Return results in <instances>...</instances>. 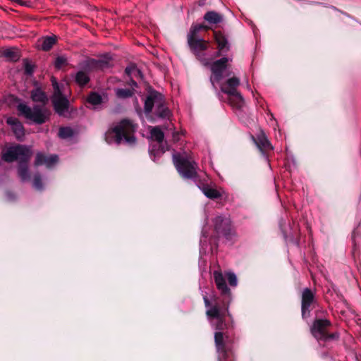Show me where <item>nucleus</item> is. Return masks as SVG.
<instances>
[{"label": "nucleus", "instance_id": "f257e3e1", "mask_svg": "<svg viewBox=\"0 0 361 361\" xmlns=\"http://www.w3.org/2000/svg\"><path fill=\"white\" fill-rule=\"evenodd\" d=\"M32 155V149L29 146L16 145L11 146L1 156L6 161L11 162L17 160L20 162L18 176L22 180H27L30 178L27 162Z\"/></svg>", "mask_w": 361, "mask_h": 361}, {"label": "nucleus", "instance_id": "f03ea898", "mask_svg": "<svg viewBox=\"0 0 361 361\" xmlns=\"http://www.w3.org/2000/svg\"><path fill=\"white\" fill-rule=\"evenodd\" d=\"M136 126L129 120H123L111 130L106 134V141L111 144L115 142L120 144L123 141L128 144H134L135 137L132 135Z\"/></svg>", "mask_w": 361, "mask_h": 361}, {"label": "nucleus", "instance_id": "7ed1b4c3", "mask_svg": "<svg viewBox=\"0 0 361 361\" xmlns=\"http://www.w3.org/2000/svg\"><path fill=\"white\" fill-rule=\"evenodd\" d=\"M173 164L184 178H195L197 174V165L192 157L184 152L173 155Z\"/></svg>", "mask_w": 361, "mask_h": 361}, {"label": "nucleus", "instance_id": "20e7f679", "mask_svg": "<svg viewBox=\"0 0 361 361\" xmlns=\"http://www.w3.org/2000/svg\"><path fill=\"white\" fill-rule=\"evenodd\" d=\"M164 97L161 94L152 91L147 95L145 101V111L147 114H149L154 106L156 107V114L157 116L166 118L170 116V111L164 104Z\"/></svg>", "mask_w": 361, "mask_h": 361}, {"label": "nucleus", "instance_id": "39448f33", "mask_svg": "<svg viewBox=\"0 0 361 361\" xmlns=\"http://www.w3.org/2000/svg\"><path fill=\"white\" fill-rule=\"evenodd\" d=\"M17 109L20 116L37 124L45 123L49 116L47 109L39 106H35L33 108H31L24 103H20L17 106Z\"/></svg>", "mask_w": 361, "mask_h": 361}, {"label": "nucleus", "instance_id": "423d86ee", "mask_svg": "<svg viewBox=\"0 0 361 361\" xmlns=\"http://www.w3.org/2000/svg\"><path fill=\"white\" fill-rule=\"evenodd\" d=\"M54 87L52 102L55 111L61 116H64L68 109L69 102L66 97L62 94L61 85H60L54 78L51 79Z\"/></svg>", "mask_w": 361, "mask_h": 361}, {"label": "nucleus", "instance_id": "0eeeda50", "mask_svg": "<svg viewBox=\"0 0 361 361\" xmlns=\"http://www.w3.org/2000/svg\"><path fill=\"white\" fill-rule=\"evenodd\" d=\"M331 325V322L327 319H317L313 323L311 328V332L317 340L334 339L338 338L337 334H329L327 328Z\"/></svg>", "mask_w": 361, "mask_h": 361}, {"label": "nucleus", "instance_id": "6e6552de", "mask_svg": "<svg viewBox=\"0 0 361 361\" xmlns=\"http://www.w3.org/2000/svg\"><path fill=\"white\" fill-rule=\"evenodd\" d=\"M203 300L207 307L206 314L208 318L209 319H216L217 320L216 324L211 321L212 325L215 326L216 329H221L225 324L224 313L218 305H211L207 297H203Z\"/></svg>", "mask_w": 361, "mask_h": 361}, {"label": "nucleus", "instance_id": "1a4fd4ad", "mask_svg": "<svg viewBox=\"0 0 361 361\" xmlns=\"http://www.w3.org/2000/svg\"><path fill=\"white\" fill-rule=\"evenodd\" d=\"M231 61V59L223 57L211 64L210 68L212 76L210 80L213 86H214L216 82H219L221 80L223 72L226 69L228 63Z\"/></svg>", "mask_w": 361, "mask_h": 361}, {"label": "nucleus", "instance_id": "9d476101", "mask_svg": "<svg viewBox=\"0 0 361 361\" xmlns=\"http://www.w3.org/2000/svg\"><path fill=\"white\" fill-rule=\"evenodd\" d=\"M213 221L214 229L217 233L221 234L227 238H231L234 234L229 218L217 216Z\"/></svg>", "mask_w": 361, "mask_h": 361}, {"label": "nucleus", "instance_id": "9b49d317", "mask_svg": "<svg viewBox=\"0 0 361 361\" xmlns=\"http://www.w3.org/2000/svg\"><path fill=\"white\" fill-rule=\"evenodd\" d=\"M216 351L219 355V359L225 358L227 353V343L228 338L222 332H216L214 335Z\"/></svg>", "mask_w": 361, "mask_h": 361}, {"label": "nucleus", "instance_id": "f8f14e48", "mask_svg": "<svg viewBox=\"0 0 361 361\" xmlns=\"http://www.w3.org/2000/svg\"><path fill=\"white\" fill-rule=\"evenodd\" d=\"M314 301V295L312 290L305 288L302 294V316L306 317L310 315V307Z\"/></svg>", "mask_w": 361, "mask_h": 361}, {"label": "nucleus", "instance_id": "ddd939ff", "mask_svg": "<svg viewBox=\"0 0 361 361\" xmlns=\"http://www.w3.org/2000/svg\"><path fill=\"white\" fill-rule=\"evenodd\" d=\"M188 43L190 46V49L197 56V57L202 61V63L204 66H207L209 64V62L207 60L202 59L201 56L198 54L200 51L207 49V44H208L207 42L204 41L202 38H197V39L192 40L191 42L190 41L188 42Z\"/></svg>", "mask_w": 361, "mask_h": 361}, {"label": "nucleus", "instance_id": "4468645a", "mask_svg": "<svg viewBox=\"0 0 361 361\" xmlns=\"http://www.w3.org/2000/svg\"><path fill=\"white\" fill-rule=\"evenodd\" d=\"M59 161L56 155L45 156L42 153H37L35 161V166L45 165L47 168L54 166Z\"/></svg>", "mask_w": 361, "mask_h": 361}, {"label": "nucleus", "instance_id": "2eb2a0df", "mask_svg": "<svg viewBox=\"0 0 361 361\" xmlns=\"http://www.w3.org/2000/svg\"><path fill=\"white\" fill-rule=\"evenodd\" d=\"M7 123L10 126L11 130L18 140H22L24 137V128L22 123L16 118H8Z\"/></svg>", "mask_w": 361, "mask_h": 361}, {"label": "nucleus", "instance_id": "dca6fc26", "mask_svg": "<svg viewBox=\"0 0 361 361\" xmlns=\"http://www.w3.org/2000/svg\"><path fill=\"white\" fill-rule=\"evenodd\" d=\"M213 275L217 289L221 294L230 295L231 290L226 283V279L221 271H214Z\"/></svg>", "mask_w": 361, "mask_h": 361}, {"label": "nucleus", "instance_id": "f3484780", "mask_svg": "<svg viewBox=\"0 0 361 361\" xmlns=\"http://www.w3.org/2000/svg\"><path fill=\"white\" fill-rule=\"evenodd\" d=\"M240 85V80L236 77L229 78L224 84L221 86V92L228 95L233 94L238 92L236 88Z\"/></svg>", "mask_w": 361, "mask_h": 361}, {"label": "nucleus", "instance_id": "a211bd4d", "mask_svg": "<svg viewBox=\"0 0 361 361\" xmlns=\"http://www.w3.org/2000/svg\"><path fill=\"white\" fill-rule=\"evenodd\" d=\"M90 66L98 69L104 70L112 66V59L110 54H107L98 60H92Z\"/></svg>", "mask_w": 361, "mask_h": 361}, {"label": "nucleus", "instance_id": "6ab92c4d", "mask_svg": "<svg viewBox=\"0 0 361 361\" xmlns=\"http://www.w3.org/2000/svg\"><path fill=\"white\" fill-rule=\"evenodd\" d=\"M252 139L254 142H255L257 147L261 150H266L271 149V144L269 143V140H267L265 134L264 133H260L257 138H255L252 137Z\"/></svg>", "mask_w": 361, "mask_h": 361}, {"label": "nucleus", "instance_id": "aec40b11", "mask_svg": "<svg viewBox=\"0 0 361 361\" xmlns=\"http://www.w3.org/2000/svg\"><path fill=\"white\" fill-rule=\"evenodd\" d=\"M214 37L219 47L218 55H219L222 52L227 51L229 49V47L228 41L225 36L221 32H215Z\"/></svg>", "mask_w": 361, "mask_h": 361}, {"label": "nucleus", "instance_id": "412c9836", "mask_svg": "<svg viewBox=\"0 0 361 361\" xmlns=\"http://www.w3.org/2000/svg\"><path fill=\"white\" fill-rule=\"evenodd\" d=\"M204 20L211 25L218 24L223 21L224 16L215 11H208L204 16Z\"/></svg>", "mask_w": 361, "mask_h": 361}, {"label": "nucleus", "instance_id": "4be33fe9", "mask_svg": "<svg viewBox=\"0 0 361 361\" xmlns=\"http://www.w3.org/2000/svg\"><path fill=\"white\" fill-rule=\"evenodd\" d=\"M228 96V102L233 108L240 109L244 106V99L238 92Z\"/></svg>", "mask_w": 361, "mask_h": 361}, {"label": "nucleus", "instance_id": "5701e85b", "mask_svg": "<svg viewBox=\"0 0 361 361\" xmlns=\"http://www.w3.org/2000/svg\"><path fill=\"white\" fill-rule=\"evenodd\" d=\"M87 100L90 104L97 106L107 100V97L105 94L102 95L97 92H92Z\"/></svg>", "mask_w": 361, "mask_h": 361}, {"label": "nucleus", "instance_id": "b1692460", "mask_svg": "<svg viewBox=\"0 0 361 361\" xmlns=\"http://www.w3.org/2000/svg\"><path fill=\"white\" fill-rule=\"evenodd\" d=\"M56 42L55 37H42L37 42V46L44 51L49 50Z\"/></svg>", "mask_w": 361, "mask_h": 361}, {"label": "nucleus", "instance_id": "393cba45", "mask_svg": "<svg viewBox=\"0 0 361 361\" xmlns=\"http://www.w3.org/2000/svg\"><path fill=\"white\" fill-rule=\"evenodd\" d=\"M31 98L33 102H40L42 104H45L47 101V97L45 93L38 88L32 91Z\"/></svg>", "mask_w": 361, "mask_h": 361}, {"label": "nucleus", "instance_id": "a878e982", "mask_svg": "<svg viewBox=\"0 0 361 361\" xmlns=\"http://www.w3.org/2000/svg\"><path fill=\"white\" fill-rule=\"evenodd\" d=\"M150 136L152 140L157 141L159 144H161L164 138L163 131L158 126L151 128Z\"/></svg>", "mask_w": 361, "mask_h": 361}, {"label": "nucleus", "instance_id": "bb28decb", "mask_svg": "<svg viewBox=\"0 0 361 361\" xmlns=\"http://www.w3.org/2000/svg\"><path fill=\"white\" fill-rule=\"evenodd\" d=\"M206 28V27L202 25H193L191 26L190 29V32L188 35V42H191L192 40L198 38L197 37V34L202 30Z\"/></svg>", "mask_w": 361, "mask_h": 361}, {"label": "nucleus", "instance_id": "cd10ccee", "mask_svg": "<svg viewBox=\"0 0 361 361\" xmlns=\"http://www.w3.org/2000/svg\"><path fill=\"white\" fill-rule=\"evenodd\" d=\"M202 191L207 197L210 199H216L221 196L219 192L209 186L203 187L202 188Z\"/></svg>", "mask_w": 361, "mask_h": 361}, {"label": "nucleus", "instance_id": "c85d7f7f", "mask_svg": "<svg viewBox=\"0 0 361 361\" xmlns=\"http://www.w3.org/2000/svg\"><path fill=\"white\" fill-rule=\"evenodd\" d=\"M89 77L84 71H79L75 75V82L80 86H83L89 82Z\"/></svg>", "mask_w": 361, "mask_h": 361}, {"label": "nucleus", "instance_id": "c756f323", "mask_svg": "<svg viewBox=\"0 0 361 361\" xmlns=\"http://www.w3.org/2000/svg\"><path fill=\"white\" fill-rule=\"evenodd\" d=\"M115 92L116 97L120 99H126L132 97L133 94V90L129 89H116Z\"/></svg>", "mask_w": 361, "mask_h": 361}, {"label": "nucleus", "instance_id": "7c9ffc66", "mask_svg": "<svg viewBox=\"0 0 361 361\" xmlns=\"http://www.w3.org/2000/svg\"><path fill=\"white\" fill-rule=\"evenodd\" d=\"M4 55L8 60L13 61H16L20 58L18 51L13 49H6L4 52Z\"/></svg>", "mask_w": 361, "mask_h": 361}, {"label": "nucleus", "instance_id": "2f4dec72", "mask_svg": "<svg viewBox=\"0 0 361 361\" xmlns=\"http://www.w3.org/2000/svg\"><path fill=\"white\" fill-rule=\"evenodd\" d=\"M73 135V130L71 128H61L59 131V136L61 138L66 139Z\"/></svg>", "mask_w": 361, "mask_h": 361}, {"label": "nucleus", "instance_id": "473e14b6", "mask_svg": "<svg viewBox=\"0 0 361 361\" xmlns=\"http://www.w3.org/2000/svg\"><path fill=\"white\" fill-rule=\"evenodd\" d=\"M228 283L231 286L235 287L238 285V280L236 275L233 272H227L226 274Z\"/></svg>", "mask_w": 361, "mask_h": 361}, {"label": "nucleus", "instance_id": "72a5a7b5", "mask_svg": "<svg viewBox=\"0 0 361 361\" xmlns=\"http://www.w3.org/2000/svg\"><path fill=\"white\" fill-rule=\"evenodd\" d=\"M24 68L26 74L32 75L34 72L35 66L32 63H31L27 59H25Z\"/></svg>", "mask_w": 361, "mask_h": 361}, {"label": "nucleus", "instance_id": "f704fd0d", "mask_svg": "<svg viewBox=\"0 0 361 361\" xmlns=\"http://www.w3.org/2000/svg\"><path fill=\"white\" fill-rule=\"evenodd\" d=\"M33 186L37 190H42L43 188L42 182L39 176H35L33 180Z\"/></svg>", "mask_w": 361, "mask_h": 361}, {"label": "nucleus", "instance_id": "c9c22d12", "mask_svg": "<svg viewBox=\"0 0 361 361\" xmlns=\"http://www.w3.org/2000/svg\"><path fill=\"white\" fill-rule=\"evenodd\" d=\"M66 63H67V60L63 56H59L56 58V59L55 61V66L57 68H61L62 66H63Z\"/></svg>", "mask_w": 361, "mask_h": 361}, {"label": "nucleus", "instance_id": "e433bc0d", "mask_svg": "<svg viewBox=\"0 0 361 361\" xmlns=\"http://www.w3.org/2000/svg\"><path fill=\"white\" fill-rule=\"evenodd\" d=\"M125 71H126V74H128V75H130L134 71L137 73V74L140 73V71L137 70L135 66H131L127 67L126 68Z\"/></svg>", "mask_w": 361, "mask_h": 361}, {"label": "nucleus", "instance_id": "4c0bfd02", "mask_svg": "<svg viewBox=\"0 0 361 361\" xmlns=\"http://www.w3.org/2000/svg\"><path fill=\"white\" fill-rule=\"evenodd\" d=\"M226 312H227L228 316L231 317V314H230V312L228 311V307H226Z\"/></svg>", "mask_w": 361, "mask_h": 361}, {"label": "nucleus", "instance_id": "58836bf2", "mask_svg": "<svg viewBox=\"0 0 361 361\" xmlns=\"http://www.w3.org/2000/svg\"><path fill=\"white\" fill-rule=\"evenodd\" d=\"M353 240H354L355 242V240H356V233H354V234H353Z\"/></svg>", "mask_w": 361, "mask_h": 361}, {"label": "nucleus", "instance_id": "ea45409f", "mask_svg": "<svg viewBox=\"0 0 361 361\" xmlns=\"http://www.w3.org/2000/svg\"><path fill=\"white\" fill-rule=\"evenodd\" d=\"M131 85L137 86V83L135 82H134V81H132Z\"/></svg>", "mask_w": 361, "mask_h": 361}, {"label": "nucleus", "instance_id": "a19ab883", "mask_svg": "<svg viewBox=\"0 0 361 361\" xmlns=\"http://www.w3.org/2000/svg\"><path fill=\"white\" fill-rule=\"evenodd\" d=\"M164 152V149H161L160 150V152H158V153H161V154H163Z\"/></svg>", "mask_w": 361, "mask_h": 361}]
</instances>
